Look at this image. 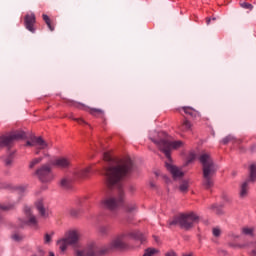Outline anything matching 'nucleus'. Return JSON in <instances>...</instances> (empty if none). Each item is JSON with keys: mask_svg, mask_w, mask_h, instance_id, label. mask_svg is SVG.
<instances>
[{"mask_svg": "<svg viewBox=\"0 0 256 256\" xmlns=\"http://www.w3.org/2000/svg\"><path fill=\"white\" fill-rule=\"evenodd\" d=\"M104 161L111 163L102 173L106 177V185L108 189H117L118 197L108 196L101 200L100 205L104 209H108V211H117L123 205V184L121 179L133 173V161L130 158L114 161L108 152L104 153Z\"/></svg>", "mask_w": 256, "mask_h": 256, "instance_id": "1", "label": "nucleus"}, {"mask_svg": "<svg viewBox=\"0 0 256 256\" xmlns=\"http://www.w3.org/2000/svg\"><path fill=\"white\" fill-rule=\"evenodd\" d=\"M184 145L185 143L181 140L170 141L169 139L158 143L159 150L164 153L165 157L169 161L166 162V169L171 173L173 179L176 181L177 179H182L185 173H183L179 167L171 164V151H173V149H181Z\"/></svg>", "mask_w": 256, "mask_h": 256, "instance_id": "2", "label": "nucleus"}, {"mask_svg": "<svg viewBox=\"0 0 256 256\" xmlns=\"http://www.w3.org/2000/svg\"><path fill=\"white\" fill-rule=\"evenodd\" d=\"M115 249H127L125 234L116 236L108 245L102 247L100 250H97L95 246H91L84 250H78L76 251V256H103L107 255L109 251H113Z\"/></svg>", "mask_w": 256, "mask_h": 256, "instance_id": "3", "label": "nucleus"}, {"mask_svg": "<svg viewBox=\"0 0 256 256\" xmlns=\"http://www.w3.org/2000/svg\"><path fill=\"white\" fill-rule=\"evenodd\" d=\"M198 159L202 165L203 185L206 189H211L214 185L213 177L219 168L211 158V154L207 152H202Z\"/></svg>", "mask_w": 256, "mask_h": 256, "instance_id": "4", "label": "nucleus"}, {"mask_svg": "<svg viewBox=\"0 0 256 256\" xmlns=\"http://www.w3.org/2000/svg\"><path fill=\"white\" fill-rule=\"evenodd\" d=\"M199 221V216H197L195 213H189V214H180L178 216H175L173 220H170L168 222L169 227H175L176 225H179L181 229H185L186 231H189V229H192L193 225Z\"/></svg>", "mask_w": 256, "mask_h": 256, "instance_id": "5", "label": "nucleus"}, {"mask_svg": "<svg viewBox=\"0 0 256 256\" xmlns=\"http://www.w3.org/2000/svg\"><path fill=\"white\" fill-rule=\"evenodd\" d=\"M79 231L77 230H70L65 234V237L57 241V245L60 251L65 252L67 251L68 245H77L79 242Z\"/></svg>", "mask_w": 256, "mask_h": 256, "instance_id": "6", "label": "nucleus"}, {"mask_svg": "<svg viewBox=\"0 0 256 256\" xmlns=\"http://www.w3.org/2000/svg\"><path fill=\"white\" fill-rule=\"evenodd\" d=\"M256 182V163H252L249 166V177L248 179L241 184L240 186V197L241 199H245L247 195H249V183Z\"/></svg>", "mask_w": 256, "mask_h": 256, "instance_id": "7", "label": "nucleus"}, {"mask_svg": "<svg viewBox=\"0 0 256 256\" xmlns=\"http://www.w3.org/2000/svg\"><path fill=\"white\" fill-rule=\"evenodd\" d=\"M27 134L24 131H15L10 133L8 136H0V149L1 147H11L13 142L19 141V139H26Z\"/></svg>", "mask_w": 256, "mask_h": 256, "instance_id": "8", "label": "nucleus"}, {"mask_svg": "<svg viewBox=\"0 0 256 256\" xmlns=\"http://www.w3.org/2000/svg\"><path fill=\"white\" fill-rule=\"evenodd\" d=\"M36 175L42 183H51L52 179H55L53 170L49 164H44L36 170Z\"/></svg>", "mask_w": 256, "mask_h": 256, "instance_id": "9", "label": "nucleus"}, {"mask_svg": "<svg viewBox=\"0 0 256 256\" xmlns=\"http://www.w3.org/2000/svg\"><path fill=\"white\" fill-rule=\"evenodd\" d=\"M24 213L26 215V220L20 218L18 220V226L23 228L28 225L29 227L37 228V225H38L37 217L33 215V211L31 210V208L26 206L24 208Z\"/></svg>", "mask_w": 256, "mask_h": 256, "instance_id": "10", "label": "nucleus"}, {"mask_svg": "<svg viewBox=\"0 0 256 256\" xmlns=\"http://www.w3.org/2000/svg\"><path fill=\"white\" fill-rule=\"evenodd\" d=\"M150 139L152 140V142L155 143V145H157L158 149H159V143H163V141H169V137L167 136V133L157 132V131H153L150 133Z\"/></svg>", "mask_w": 256, "mask_h": 256, "instance_id": "11", "label": "nucleus"}, {"mask_svg": "<svg viewBox=\"0 0 256 256\" xmlns=\"http://www.w3.org/2000/svg\"><path fill=\"white\" fill-rule=\"evenodd\" d=\"M35 14L31 13V14H27L24 18V25L25 28L30 31V33H35Z\"/></svg>", "mask_w": 256, "mask_h": 256, "instance_id": "12", "label": "nucleus"}, {"mask_svg": "<svg viewBox=\"0 0 256 256\" xmlns=\"http://www.w3.org/2000/svg\"><path fill=\"white\" fill-rule=\"evenodd\" d=\"M35 147H37L36 155H39V151L49 149L51 147V143H47V141L43 140L41 137L34 136Z\"/></svg>", "mask_w": 256, "mask_h": 256, "instance_id": "13", "label": "nucleus"}, {"mask_svg": "<svg viewBox=\"0 0 256 256\" xmlns=\"http://www.w3.org/2000/svg\"><path fill=\"white\" fill-rule=\"evenodd\" d=\"M52 165L59 167V169H69L71 167V160L69 158L61 157L54 160Z\"/></svg>", "mask_w": 256, "mask_h": 256, "instance_id": "14", "label": "nucleus"}, {"mask_svg": "<svg viewBox=\"0 0 256 256\" xmlns=\"http://www.w3.org/2000/svg\"><path fill=\"white\" fill-rule=\"evenodd\" d=\"M128 237H130L131 239H135V241H140L141 243H145V235H143V233H141L139 230H134L132 232H129L127 234Z\"/></svg>", "mask_w": 256, "mask_h": 256, "instance_id": "15", "label": "nucleus"}, {"mask_svg": "<svg viewBox=\"0 0 256 256\" xmlns=\"http://www.w3.org/2000/svg\"><path fill=\"white\" fill-rule=\"evenodd\" d=\"M89 173H91V168L87 167L81 170H78L75 173L76 179H87L89 177Z\"/></svg>", "mask_w": 256, "mask_h": 256, "instance_id": "16", "label": "nucleus"}, {"mask_svg": "<svg viewBox=\"0 0 256 256\" xmlns=\"http://www.w3.org/2000/svg\"><path fill=\"white\" fill-rule=\"evenodd\" d=\"M36 209L41 215V217H48L49 212H47V209H45V206L43 205V200H38L36 202Z\"/></svg>", "mask_w": 256, "mask_h": 256, "instance_id": "17", "label": "nucleus"}, {"mask_svg": "<svg viewBox=\"0 0 256 256\" xmlns=\"http://www.w3.org/2000/svg\"><path fill=\"white\" fill-rule=\"evenodd\" d=\"M179 129H180V131L187 133V131H191V129H193V124L191 123V121L185 119L179 126Z\"/></svg>", "mask_w": 256, "mask_h": 256, "instance_id": "18", "label": "nucleus"}, {"mask_svg": "<svg viewBox=\"0 0 256 256\" xmlns=\"http://www.w3.org/2000/svg\"><path fill=\"white\" fill-rule=\"evenodd\" d=\"M241 233L243 235H246L247 237H255V228L253 227H248V226H244L241 229Z\"/></svg>", "mask_w": 256, "mask_h": 256, "instance_id": "19", "label": "nucleus"}, {"mask_svg": "<svg viewBox=\"0 0 256 256\" xmlns=\"http://www.w3.org/2000/svg\"><path fill=\"white\" fill-rule=\"evenodd\" d=\"M182 110L186 115H190V117H198L199 112H197L195 109L191 107H182Z\"/></svg>", "mask_w": 256, "mask_h": 256, "instance_id": "20", "label": "nucleus"}, {"mask_svg": "<svg viewBox=\"0 0 256 256\" xmlns=\"http://www.w3.org/2000/svg\"><path fill=\"white\" fill-rule=\"evenodd\" d=\"M17 207V203L0 204L1 211H13Z\"/></svg>", "mask_w": 256, "mask_h": 256, "instance_id": "21", "label": "nucleus"}, {"mask_svg": "<svg viewBox=\"0 0 256 256\" xmlns=\"http://www.w3.org/2000/svg\"><path fill=\"white\" fill-rule=\"evenodd\" d=\"M42 19H43V21H45V23H46L48 29H50V31H55V26H53V24H51V18H49L47 16V14H43Z\"/></svg>", "mask_w": 256, "mask_h": 256, "instance_id": "22", "label": "nucleus"}, {"mask_svg": "<svg viewBox=\"0 0 256 256\" xmlns=\"http://www.w3.org/2000/svg\"><path fill=\"white\" fill-rule=\"evenodd\" d=\"M179 190L181 193H187L189 190V182L187 180L182 181V183L179 186Z\"/></svg>", "mask_w": 256, "mask_h": 256, "instance_id": "23", "label": "nucleus"}, {"mask_svg": "<svg viewBox=\"0 0 256 256\" xmlns=\"http://www.w3.org/2000/svg\"><path fill=\"white\" fill-rule=\"evenodd\" d=\"M228 247H231V249H245V247H247V244H237L235 242H228Z\"/></svg>", "mask_w": 256, "mask_h": 256, "instance_id": "24", "label": "nucleus"}, {"mask_svg": "<svg viewBox=\"0 0 256 256\" xmlns=\"http://www.w3.org/2000/svg\"><path fill=\"white\" fill-rule=\"evenodd\" d=\"M159 253V250L155 248H148L145 250L143 256H153L155 254Z\"/></svg>", "mask_w": 256, "mask_h": 256, "instance_id": "25", "label": "nucleus"}, {"mask_svg": "<svg viewBox=\"0 0 256 256\" xmlns=\"http://www.w3.org/2000/svg\"><path fill=\"white\" fill-rule=\"evenodd\" d=\"M210 209H213L216 215H223V206H217L214 204L210 207Z\"/></svg>", "mask_w": 256, "mask_h": 256, "instance_id": "26", "label": "nucleus"}, {"mask_svg": "<svg viewBox=\"0 0 256 256\" xmlns=\"http://www.w3.org/2000/svg\"><path fill=\"white\" fill-rule=\"evenodd\" d=\"M89 113H90V115H94V117H96V115H103L104 114L103 110L97 109V108H90Z\"/></svg>", "mask_w": 256, "mask_h": 256, "instance_id": "27", "label": "nucleus"}, {"mask_svg": "<svg viewBox=\"0 0 256 256\" xmlns=\"http://www.w3.org/2000/svg\"><path fill=\"white\" fill-rule=\"evenodd\" d=\"M42 161H43V158H41V157L32 160L29 165L30 169H33V167H35V165H39V163H41Z\"/></svg>", "mask_w": 256, "mask_h": 256, "instance_id": "28", "label": "nucleus"}, {"mask_svg": "<svg viewBox=\"0 0 256 256\" xmlns=\"http://www.w3.org/2000/svg\"><path fill=\"white\" fill-rule=\"evenodd\" d=\"M232 141H235V137L228 135L222 140V143L223 145H227V143H231Z\"/></svg>", "mask_w": 256, "mask_h": 256, "instance_id": "29", "label": "nucleus"}, {"mask_svg": "<svg viewBox=\"0 0 256 256\" xmlns=\"http://www.w3.org/2000/svg\"><path fill=\"white\" fill-rule=\"evenodd\" d=\"M99 231H100V233L102 235H107L109 233V231H111V227H109V226H101Z\"/></svg>", "mask_w": 256, "mask_h": 256, "instance_id": "30", "label": "nucleus"}, {"mask_svg": "<svg viewBox=\"0 0 256 256\" xmlns=\"http://www.w3.org/2000/svg\"><path fill=\"white\" fill-rule=\"evenodd\" d=\"M242 9H249V11H253V5L251 3L242 2L240 3Z\"/></svg>", "mask_w": 256, "mask_h": 256, "instance_id": "31", "label": "nucleus"}, {"mask_svg": "<svg viewBox=\"0 0 256 256\" xmlns=\"http://www.w3.org/2000/svg\"><path fill=\"white\" fill-rule=\"evenodd\" d=\"M69 213H70L71 217H77L79 215V209L70 208Z\"/></svg>", "mask_w": 256, "mask_h": 256, "instance_id": "32", "label": "nucleus"}, {"mask_svg": "<svg viewBox=\"0 0 256 256\" xmlns=\"http://www.w3.org/2000/svg\"><path fill=\"white\" fill-rule=\"evenodd\" d=\"M126 209L129 213H133V211H135V209H137V205L135 204H127Z\"/></svg>", "mask_w": 256, "mask_h": 256, "instance_id": "33", "label": "nucleus"}, {"mask_svg": "<svg viewBox=\"0 0 256 256\" xmlns=\"http://www.w3.org/2000/svg\"><path fill=\"white\" fill-rule=\"evenodd\" d=\"M212 233H213L214 237H220L221 236V228H219V227L213 228Z\"/></svg>", "mask_w": 256, "mask_h": 256, "instance_id": "34", "label": "nucleus"}, {"mask_svg": "<svg viewBox=\"0 0 256 256\" xmlns=\"http://www.w3.org/2000/svg\"><path fill=\"white\" fill-rule=\"evenodd\" d=\"M11 163H13V155H9L6 159H5V166L9 167L11 165Z\"/></svg>", "mask_w": 256, "mask_h": 256, "instance_id": "35", "label": "nucleus"}, {"mask_svg": "<svg viewBox=\"0 0 256 256\" xmlns=\"http://www.w3.org/2000/svg\"><path fill=\"white\" fill-rule=\"evenodd\" d=\"M197 156L195 155V153L191 152L188 156V160H187V163H193V161H195V158Z\"/></svg>", "mask_w": 256, "mask_h": 256, "instance_id": "36", "label": "nucleus"}, {"mask_svg": "<svg viewBox=\"0 0 256 256\" xmlns=\"http://www.w3.org/2000/svg\"><path fill=\"white\" fill-rule=\"evenodd\" d=\"M60 183L61 187H65L66 189L69 187V180L67 178H63Z\"/></svg>", "mask_w": 256, "mask_h": 256, "instance_id": "37", "label": "nucleus"}, {"mask_svg": "<svg viewBox=\"0 0 256 256\" xmlns=\"http://www.w3.org/2000/svg\"><path fill=\"white\" fill-rule=\"evenodd\" d=\"M35 136H33L32 138H31V141H27L26 142V145L28 146V147H35Z\"/></svg>", "mask_w": 256, "mask_h": 256, "instance_id": "38", "label": "nucleus"}, {"mask_svg": "<svg viewBox=\"0 0 256 256\" xmlns=\"http://www.w3.org/2000/svg\"><path fill=\"white\" fill-rule=\"evenodd\" d=\"M12 239L14 241L19 242V241H21L23 239V236H21L20 234H14V235H12Z\"/></svg>", "mask_w": 256, "mask_h": 256, "instance_id": "39", "label": "nucleus"}, {"mask_svg": "<svg viewBox=\"0 0 256 256\" xmlns=\"http://www.w3.org/2000/svg\"><path fill=\"white\" fill-rule=\"evenodd\" d=\"M73 121H77L79 125H87V122L83 118H73Z\"/></svg>", "mask_w": 256, "mask_h": 256, "instance_id": "40", "label": "nucleus"}, {"mask_svg": "<svg viewBox=\"0 0 256 256\" xmlns=\"http://www.w3.org/2000/svg\"><path fill=\"white\" fill-rule=\"evenodd\" d=\"M17 191H19L20 193H25V191H27V186H17Z\"/></svg>", "mask_w": 256, "mask_h": 256, "instance_id": "41", "label": "nucleus"}, {"mask_svg": "<svg viewBox=\"0 0 256 256\" xmlns=\"http://www.w3.org/2000/svg\"><path fill=\"white\" fill-rule=\"evenodd\" d=\"M44 243L49 244L51 243V235L46 234L44 237Z\"/></svg>", "mask_w": 256, "mask_h": 256, "instance_id": "42", "label": "nucleus"}, {"mask_svg": "<svg viewBox=\"0 0 256 256\" xmlns=\"http://www.w3.org/2000/svg\"><path fill=\"white\" fill-rule=\"evenodd\" d=\"M165 256H177V254L175 253V251L171 250V251L167 252L165 254Z\"/></svg>", "mask_w": 256, "mask_h": 256, "instance_id": "43", "label": "nucleus"}, {"mask_svg": "<svg viewBox=\"0 0 256 256\" xmlns=\"http://www.w3.org/2000/svg\"><path fill=\"white\" fill-rule=\"evenodd\" d=\"M231 239H239V235L232 234L230 235Z\"/></svg>", "mask_w": 256, "mask_h": 256, "instance_id": "44", "label": "nucleus"}, {"mask_svg": "<svg viewBox=\"0 0 256 256\" xmlns=\"http://www.w3.org/2000/svg\"><path fill=\"white\" fill-rule=\"evenodd\" d=\"M206 24H207V25H210V24H211V18H207V19H206Z\"/></svg>", "mask_w": 256, "mask_h": 256, "instance_id": "45", "label": "nucleus"}, {"mask_svg": "<svg viewBox=\"0 0 256 256\" xmlns=\"http://www.w3.org/2000/svg\"><path fill=\"white\" fill-rule=\"evenodd\" d=\"M250 255L256 256V250H252L251 253H250Z\"/></svg>", "mask_w": 256, "mask_h": 256, "instance_id": "46", "label": "nucleus"}, {"mask_svg": "<svg viewBox=\"0 0 256 256\" xmlns=\"http://www.w3.org/2000/svg\"><path fill=\"white\" fill-rule=\"evenodd\" d=\"M49 256H55V253L49 252Z\"/></svg>", "mask_w": 256, "mask_h": 256, "instance_id": "47", "label": "nucleus"}, {"mask_svg": "<svg viewBox=\"0 0 256 256\" xmlns=\"http://www.w3.org/2000/svg\"><path fill=\"white\" fill-rule=\"evenodd\" d=\"M3 223V217L0 216V225Z\"/></svg>", "mask_w": 256, "mask_h": 256, "instance_id": "48", "label": "nucleus"}, {"mask_svg": "<svg viewBox=\"0 0 256 256\" xmlns=\"http://www.w3.org/2000/svg\"><path fill=\"white\" fill-rule=\"evenodd\" d=\"M151 187H155V184H151Z\"/></svg>", "mask_w": 256, "mask_h": 256, "instance_id": "49", "label": "nucleus"}, {"mask_svg": "<svg viewBox=\"0 0 256 256\" xmlns=\"http://www.w3.org/2000/svg\"><path fill=\"white\" fill-rule=\"evenodd\" d=\"M184 256H191V254H187V255H184Z\"/></svg>", "mask_w": 256, "mask_h": 256, "instance_id": "50", "label": "nucleus"}]
</instances>
